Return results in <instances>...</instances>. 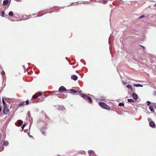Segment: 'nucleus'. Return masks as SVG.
Returning <instances> with one entry per match:
<instances>
[{"instance_id": "obj_30", "label": "nucleus", "mask_w": 156, "mask_h": 156, "mask_svg": "<svg viewBox=\"0 0 156 156\" xmlns=\"http://www.w3.org/2000/svg\"><path fill=\"white\" fill-rule=\"evenodd\" d=\"M103 4H105L107 2V0H103Z\"/></svg>"}, {"instance_id": "obj_41", "label": "nucleus", "mask_w": 156, "mask_h": 156, "mask_svg": "<svg viewBox=\"0 0 156 156\" xmlns=\"http://www.w3.org/2000/svg\"><path fill=\"white\" fill-rule=\"evenodd\" d=\"M18 107H17L16 108V110H17V109H18Z\"/></svg>"}, {"instance_id": "obj_29", "label": "nucleus", "mask_w": 156, "mask_h": 156, "mask_svg": "<svg viewBox=\"0 0 156 156\" xmlns=\"http://www.w3.org/2000/svg\"><path fill=\"white\" fill-rule=\"evenodd\" d=\"M147 105L149 106V105H150L151 103L150 101H147Z\"/></svg>"}, {"instance_id": "obj_2", "label": "nucleus", "mask_w": 156, "mask_h": 156, "mask_svg": "<svg viewBox=\"0 0 156 156\" xmlns=\"http://www.w3.org/2000/svg\"><path fill=\"white\" fill-rule=\"evenodd\" d=\"M27 115H28V116L29 119H30V121H31V122H30V126H29V129H30V127H31V125H32V123L33 119H32V118L31 117L30 113L29 112H28V113H27Z\"/></svg>"}, {"instance_id": "obj_43", "label": "nucleus", "mask_w": 156, "mask_h": 156, "mask_svg": "<svg viewBox=\"0 0 156 156\" xmlns=\"http://www.w3.org/2000/svg\"><path fill=\"white\" fill-rule=\"evenodd\" d=\"M154 6H156V4L154 5Z\"/></svg>"}, {"instance_id": "obj_37", "label": "nucleus", "mask_w": 156, "mask_h": 156, "mask_svg": "<svg viewBox=\"0 0 156 156\" xmlns=\"http://www.w3.org/2000/svg\"><path fill=\"white\" fill-rule=\"evenodd\" d=\"M140 46L142 47V48H143L144 49L145 48V47H144V46H142V45H140Z\"/></svg>"}, {"instance_id": "obj_15", "label": "nucleus", "mask_w": 156, "mask_h": 156, "mask_svg": "<svg viewBox=\"0 0 156 156\" xmlns=\"http://www.w3.org/2000/svg\"><path fill=\"white\" fill-rule=\"evenodd\" d=\"M126 87L128 89H130L131 90H133V88L131 85H128L126 86Z\"/></svg>"}, {"instance_id": "obj_21", "label": "nucleus", "mask_w": 156, "mask_h": 156, "mask_svg": "<svg viewBox=\"0 0 156 156\" xmlns=\"http://www.w3.org/2000/svg\"><path fill=\"white\" fill-rule=\"evenodd\" d=\"M128 101L129 102H134V101L132 99H128Z\"/></svg>"}, {"instance_id": "obj_8", "label": "nucleus", "mask_w": 156, "mask_h": 156, "mask_svg": "<svg viewBox=\"0 0 156 156\" xmlns=\"http://www.w3.org/2000/svg\"><path fill=\"white\" fill-rule=\"evenodd\" d=\"M132 96L134 99L136 100L138 98V95L135 93H133L132 94Z\"/></svg>"}, {"instance_id": "obj_36", "label": "nucleus", "mask_w": 156, "mask_h": 156, "mask_svg": "<svg viewBox=\"0 0 156 156\" xmlns=\"http://www.w3.org/2000/svg\"><path fill=\"white\" fill-rule=\"evenodd\" d=\"M5 72L4 71H2V72H1V73L2 74H4L5 73Z\"/></svg>"}, {"instance_id": "obj_38", "label": "nucleus", "mask_w": 156, "mask_h": 156, "mask_svg": "<svg viewBox=\"0 0 156 156\" xmlns=\"http://www.w3.org/2000/svg\"><path fill=\"white\" fill-rule=\"evenodd\" d=\"M154 107L155 108H156V104H155V105H154Z\"/></svg>"}, {"instance_id": "obj_28", "label": "nucleus", "mask_w": 156, "mask_h": 156, "mask_svg": "<svg viewBox=\"0 0 156 156\" xmlns=\"http://www.w3.org/2000/svg\"><path fill=\"white\" fill-rule=\"evenodd\" d=\"M26 105H28L29 103V101L28 100H27L26 101Z\"/></svg>"}, {"instance_id": "obj_40", "label": "nucleus", "mask_w": 156, "mask_h": 156, "mask_svg": "<svg viewBox=\"0 0 156 156\" xmlns=\"http://www.w3.org/2000/svg\"><path fill=\"white\" fill-rule=\"evenodd\" d=\"M29 136L30 137H32V136H31V135H29Z\"/></svg>"}, {"instance_id": "obj_34", "label": "nucleus", "mask_w": 156, "mask_h": 156, "mask_svg": "<svg viewBox=\"0 0 156 156\" xmlns=\"http://www.w3.org/2000/svg\"><path fill=\"white\" fill-rule=\"evenodd\" d=\"M122 83L123 85H125V84H126V83H125L123 81H122Z\"/></svg>"}, {"instance_id": "obj_19", "label": "nucleus", "mask_w": 156, "mask_h": 156, "mask_svg": "<svg viewBox=\"0 0 156 156\" xmlns=\"http://www.w3.org/2000/svg\"><path fill=\"white\" fill-rule=\"evenodd\" d=\"M70 91H71V93L73 94H74V93H76L77 92V91H76L74 90H73V89H71Z\"/></svg>"}, {"instance_id": "obj_42", "label": "nucleus", "mask_w": 156, "mask_h": 156, "mask_svg": "<svg viewBox=\"0 0 156 156\" xmlns=\"http://www.w3.org/2000/svg\"><path fill=\"white\" fill-rule=\"evenodd\" d=\"M75 3H76V2H75V3H72L71 4H73Z\"/></svg>"}, {"instance_id": "obj_24", "label": "nucleus", "mask_w": 156, "mask_h": 156, "mask_svg": "<svg viewBox=\"0 0 156 156\" xmlns=\"http://www.w3.org/2000/svg\"><path fill=\"white\" fill-rule=\"evenodd\" d=\"M80 96H81L83 98H84V96H85V94H83L82 93H80Z\"/></svg>"}, {"instance_id": "obj_31", "label": "nucleus", "mask_w": 156, "mask_h": 156, "mask_svg": "<svg viewBox=\"0 0 156 156\" xmlns=\"http://www.w3.org/2000/svg\"><path fill=\"white\" fill-rule=\"evenodd\" d=\"M144 17H145V16L144 15H143L139 17V19H141L144 18Z\"/></svg>"}, {"instance_id": "obj_10", "label": "nucleus", "mask_w": 156, "mask_h": 156, "mask_svg": "<svg viewBox=\"0 0 156 156\" xmlns=\"http://www.w3.org/2000/svg\"><path fill=\"white\" fill-rule=\"evenodd\" d=\"M65 107L63 105H58V109L59 110H62L65 109Z\"/></svg>"}, {"instance_id": "obj_3", "label": "nucleus", "mask_w": 156, "mask_h": 156, "mask_svg": "<svg viewBox=\"0 0 156 156\" xmlns=\"http://www.w3.org/2000/svg\"><path fill=\"white\" fill-rule=\"evenodd\" d=\"M58 90L59 92H62L66 91L67 89L64 87L62 86L59 87Z\"/></svg>"}, {"instance_id": "obj_27", "label": "nucleus", "mask_w": 156, "mask_h": 156, "mask_svg": "<svg viewBox=\"0 0 156 156\" xmlns=\"http://www.w3.org/2000/svg\"><path fill=\"white\" fill-rule=\"evenodd\" d=\"M26 125L25 124H23L22 126H21V128L22 129V130H23L24 127Z\"/></svg>"}, {"instance_id": "obj_5", "label": "nucleus", "mask_w": 156, "mask_h": 156, "mask_svg": "<svg viewBox=\"0 0 156 156\" xmlns=\"http://www.w3.org/2000/svg\"><path fill=\"white\" fill-rule=\"evenodd\" d=\"M4 114L6 115L9 112V109L6 107H5L3 110Z\"/></svg>"}, {"instance_id": "obj_25", "label": "nucleus", "mask_w": 156, "mask_h": 156, "mask_svg": "<svg viewBox=\"0 0 156 156\" xmlns=\"http://www.w3.org/2000/svg\"><path fill=\"white\" fill-rule=\"evenodd\" d=\"M4 13L5 12L4 11H2V15L1 16L2 17H4Z\"/></svg>"}, {"instance_id": "obj_32", "label": "nucleus", "mask_w": 156, "mask_h": 156, "mask_svg": "<svg viewBox=\"0 0 156 156\" xmlns=\"http://www.w3.org/2000/svg\"><path fill=\"white\" fill-rule=\"evenodd\" d=\"M42 93L41 92H39L38 93V95L39 96H41L42 95Z\"/></svg>"}, {"instance_id": "obj_22", "label": "nucleus", "mask_w": 156, "mask_h": 156, "mask_svg": "<svg viewBox=\"0 0 156 156\" xmlns=\"http://www.w3.org/2000/svg\"><path fill=\"white\" fill-rule=\"evenodd\" d=\"M2 103H3V105L4 106L7 105V104L6 103V102L5 101L4 99H2Z\"/></svg>"}, {"instance_id": "obj_23", "label": "nucleus", "mask_w": 156, "mask_h": 156, "mask_svg": "<svg viewBox=\"0 0 156 156\" xmlns=\"http://www.w3.org/2000/svg\"><path fill=\"white\" fill-rule=\"evenodd\" d=\"M118 105L119 106H124V104L123 103H120Z\"/></svg>"}, {"instance_id": "obj_7", "label": "nucleus", "mask_w": 156, "mask_h": 156, "mask_svg": "<svg viewBox=\"0 0 156 156\" xmlns=\"http://www.w3.org/2000/svg\"><path fill=\"white\" fill-rule=\"evenodd\" d=\"M46 129V128L45 127H43L41 128V130L42 133L44 135H46V134L44 131Z\"/></svg>"}, {"instance_id": "obj_17", "label": "nucleus", "mask_w": 156, "mask_h": 156, "mask_svg": "<svg viewBox=\"0 0 156 156\" xmlns=\"http://www.w3.org/2000/svg\"><path fill=\"white\" fill-rule=\"evenodd\" d=\"M9 142L7 141H4V143L3 144V145H5L6 146H7L9 145Z\"/></svg>"}, {"instance_id": "obj_18", "label": "nucleus", "mask_w": 156, "mask_h": 156, "mask_svg": "<svg viewBox=\"0 0 156 156\" xmlns=\"http://www.w3.org/2000/svg\"><path fill=\"white\" fill-rule=\"evenodd\" d=\"M88 152L90 155L94 154V151L93 150H89L88 151Z\"/></svg>"}, {"instance_id": "obj_9", "label": "nucleus", "mask_w": 156, "mask_h": 156, "mask_svg": "<svg viewBox=\"0 0 156 156\" xmlns=\"http://www.w3.org/2000/svg\"><path fill=\"white\" fill-rule=\"evenodd\" d=\"M71 79L74 80H76L78 79V77L76 75H73L71 76Z\"/></svg>"}, {"instance_id": "obj_14", "label": "nucleus", "mask_w": 156, "mask_h": 156, "mask_svg": "<svg viewBox=\"0 0 156 156\" xmlns=\"http://www.w3.org/2000/svg\"><path fill=\"white\" fill-rule=\"evenodd\" d=\"M9 0H5L3 1V4L4 5H6L8 4L9 1Z\"/></svg>"}, {"instance_id": "obj_12", "label": "nucleus", "mask_w": 156, "mask_h": 156, "mask_svg": "<svg viewBox=\"0 0 156 156\" xmlns=\"http://www.w3.org/2000/svg\"><path fill=\"white\" fill-rule=\"evenodd\" d=\"M134 86L135 87H143V85L139 84H134Z\"/></svg>"}, {"instance_id": "obj_20", "label": "nucleus", "mask_w": 156, "mask_h": 156, "mask_svg": "<svg viewBox=\"0 0 156 156\" xmlns=\"http://www.w3.org/2000/svg\"><path fill=\"white\" fill-rule=\"evenodd\" d=\"M9 16H13V13L12 11H10L9 13Z\"/></svg>"}, {"instance_id": "obj_16", "label": "nucleus", "mask_w": 156, "mask_h": 156, "mask_svg": "<svg viewBox=\"0 0 156 156\" xmlns=\"http://www.w3.org/2000/svg\"><path fill=\"white\" fill-rule=\"evenodd\" d=\"M87 99L89 100L90 103H91L92 102V100L90 97H89V96H87Z\"/></svg>"}, {"instance_id": "obj_33", "label": "nucleus", "mask_w": 156, "mask_h": 156, "mask_svg": "<svg viewBox=\"0 0 156 156\" xmlns=\"http://www.w3.org/2000/svg\"><path fill=\"white\" fill-rule=\"evenodd\" d=\"M153 94L154 95H156V91H154Z\"/></svg>"}, {"instance_id": "obj_4", "label": "nucleus", "mask_w": 156, "mask_h": 156, "mask_svg": "<svg viewBox=\"0 0 156 156\" xmlns=\"http://www.w3.org/2000/svg\"><path fill=\"white\" fill-rule=\"evenodd\" d=\"M17 123H15V124L17 126H20L22 125L23 122L21 120H18L17 121Z\"/></svg>"}, {"instance_id": "obj_1", "label": "nucleus", "mask_w": 156, "mask_h": 156, "mask_svg": "<svg viewBox=\"0 0 156 156\" xmlns=\"http://www.w3.org/2000/svg\"><path fill=\"white\" fill-rule=\"evenodd\" d=\"M98 104L100 106H101L103 108L107 109H109L110 108L109 106L107 105L104 102H99Z\"/></svg>"}, {"instance_id": "obj_26", "label": "nucleus", "mask_w": 156, "mask_h": 156, "mask_svg": "<svg viewBox=\"0 0 156 156\" xmlns=\"http://www.w3.org/2000/svg\"><path fill=\"white\" fill-rule=\"evenodd\" d=\"M32 98H33L35 99L37 98V96L36 95H34L33 96Z\"/></svg>"}, {"instance_id": "obj_11", "label": "nucleus", "mask_w": 156, "mask_h": 156, "mask_svg": "<svg viewBox=\"0 0 156 156\" xmlns=\"http://www.w3.org/2000/svg\"><path fill=\"white\" fill-rule=\"evenodd\" d=\"M25 102L23 101L21 103H20L18 105V107H20L23 106L25 105Z\"/></svg>"}, {"instance_id": "obj_39", "label": "nucleus", "mask_w": 156, "mask_h": 156, "mask_svg": "<svg viewBox=\"0 0 156 156\" xmlns=\"http://www.w3.org/2000/svg\"><path fill=\"white\" fill-rule=\"evenodd\" d=\"M2 111V108L1 107H0V112L1 111Z\"/></svg>"}, {"instance_id": "obj_6", "label": "nucleus", "mask_w": 156, "mask_h": 156, "mask_svg": "<svg viewBox=\"0 0 156 156\" xmlns=\"http://www.w3.org/2000/svg\"><path fill=\"white\" fill-rule=\"evenodd\" d=\"M149 125L150 126L153 128H154L156 126L154 122L153 121H151L149 122Z\"/></svg>"}, {"instance_id": "obj_13", "label": "nucleus", "mask_w": 156, "mask_h": 156, "mask_svg": "<svg viewBox=\"0 0 156 156\" xmlns=\"http://www.w3.org/2000/svg\"><path fill=\"white\" fill-rule=\"evenodd\" d=\"M149 108L150 109V110L151 112H154L153 107L152 106H150L149 107Z\"/></svg>"}, {"instance_id": "obj_35", "label": "nucleus", "mask_w": 156, "mask_h": 156, "mask_svg": "<svg viewBox=\"0 0 156 156\" xmlns=\"http://www.w3.org/2000/svg\"><path fill=\"white\" fill-rule=\"evenodd\" d=\"M88 96H87L86 95H85V96H84V99H86L87 98V97Z\"/></svg>"}, {"instance_id": "obj_44", "label": "nucleus", "mask_w": 156, "mask_h": 156, "mask_svg": "<svg viewBox=\"0 0 156 156\" xmlns=\"http://www.w3.org/2000/svg\"><path fill=\"white\" fill-rule=\"evenodd\" d=\"M55 92H58V91H56Z\"/></svg>"}]
</instances>
